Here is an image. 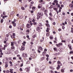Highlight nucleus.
I'll use <instances>...</instances> for the list:
<instances>
[{"label": "nucleus", "mask_w": 73, "mask_h": 73, "mask_svg": "<svg viewBox=\"0 0 73 73\" xmlns=\"http://www.w3.org/2000/svg\"><path fill=\"white\" fill-rule=\"evenodd\" d=\"M13 60H16V57H13Z\"/></svg>", "instance_id": "obj_40"}, {"label": "nucleus", "mask_w": 73, "mask_h": 73, "mask_svg": "<svg viewBox=\"0 0 73 73\" xmlns=\"http://www.w3.org/2000/svg\"><path fill=\"white\" fill-rule=\"evenodd\" d=\"M38 70H39L38 69V68H36L35 69V70L36 72H37V71H38Z\"/></svg>", "instance_id": "obj_20"}, {"label": "nucleus", "mask_w": 73, "mask_h": 73, "mask_svg": "<svg viewBox=\"0 0 73 73\" xmlns=\"http://www.w3.org/2000/svg\"><path fill=\"white\" fill-rule=\"evenodd\" d=\"M3 21H4V20L3 19H1V23H3Z\"/></svg>", "instance_id": "obj_12"}, {"label": "nucleus", "mask_w": 73, "mask_h": 73, "mask_svg": "<svg viewBox=\"0 0 73 73\" xmlns=\"http://www.w3.org/2000/svg\"><path fill=\"white\" fill-rule=\"evenodd\" d=\"M61 7H62V8H63V7H64V5H61Z\"/></svg>", "instance_id": "obj_53"}, {"label": "nucleus", "mask_w": 73, "mask_h": 73, "mask_svg": "<svg viewBox=\"0 0 73 73\" xmlns=\"http://www.w3.org/2000/svg\"><path fill=\"white\" fill-rule=\"evenodd\" d=\"M53 37H52V36H50V39H51L52 40V39H53Z\"/></svg>", "instance_id": "obj_41"}, {"label": "nucleus", "mask_w": 73, "mask_h": 73, "mask_svg": "<svg viewBox=\"0 0 73 73\" xmlns=\"http://www.w3.org/2000/svg\"><path fill=\"white\" fill-rule=\"evenodd\" d=\"M62 29H65V27H64V26H63L62 27Z\"/></svg>", "instance_id": "obj_47"}, {"label": "nucleus", "mask_w": 73, "mask_h": 73, "mask_svg": "<svg viewBox=\"0 0 73 73\" xmlns=\"http://www.w3.org/2000/svg\"><path fill=\"white\" fill-rule=\"evenodd\" d=\"M3 15H4V16H5V12H3Z\"/></svg>", "instance_id": "obj_36"}, {"label": "nucleus", "mask_w": 73, "mask_h": 73, "mask_svg": "<svg viewBox=\"0 0 73 73\" xmlns=\"http://www.w3.org/2000/svg\"><path fill=\"white\" fill-rule=\"evenodd\" d=\"M16 35H15V33H13V36L14 37H15V36Z\"/></svg>", "instance_id": "obj_37"}, {"label": "nucleus", "mask_w": 73, "mask_h": 73, "mask_svg": "<svg viewBox=\"0 0 73 73\" xmlns=\"http://www.w3.org/2000/svg\"><path fill=\"white\" fill-rule=\"evenodd\" d=\"M11 49H15V46H11Z\"/></svg>", "instance_id": "obj_26"}, {"label": "nucleus", "mask_w": 73, "mask_h": 73, "mask_svg": "<svg viewBox=\"0 0 73 73\" xmlns=\"http://www.w3.org/2000/svg\"><path fill=\"white\" fill-rule=\"evenodd\" d=\"M46 52L45 51H44L43 52L42 54L43 56H45V54H46Z\"/></svg>", "instance_id": "obj_5"}, {"label": "nucleus", "mask_w": 73, "mask_h": 73, "mask_svg": "<svg viewBox=\"0 0 73 73\" xmlns=\"http://www.w3.org/2000/svg\"><path fill=\"white\" fill-rule=\"evenodd\" d=\"M40 28L39 27H38L36 29V30L37 31H38V32H39V31H40Z\"/></svg>", "instance_id": "obj_7"}, {"label": "nucleus", "mask_w": 73, "mask_h": 73, "mask_svg": "<svg viewBox=\"0 0 73 73\" xmlns=\"http://www.w3.org/2000/svg\"><path fill=\"white\" fill-rule=\"evenodd\" d=\"M58 67L59 68L60 67V65H59V64H58Z\"/></svg>", "instance_id": "obj_63"}, {"label": "nucleus", "mask_w": 73, "mask_h": 73, "mask_svg": "<svg viewBox=\"0 0 73 73\" xmlns=\"http://www.w3.org/2000/svg\"><path fill=\"white\" fill-rule=\"evenodd\" d=\"M54 9L55 10V11H56V12H57V8H56L55 7L54 8Z\"/></svg>", "instance_id": "obj_21"}, {"label": "nucleus", "mask_w": 73, "mask_h": 73, "mask_svg": "<svg viewBox=\"0 0 73 73\" xmlns=\"http://www.w3.org/2000/svg\"><path fill=\"white\" fill-rule=\"evenodd\" d=\"M21 9L22 10H25V8L23 7H21Z\"/></svg>", "instance_id": "obj_23"}, {"label": "nucleus", "mask_w": 73, "mask_h": 73, "mask_svg": "<svg viewBox=\"0 0 73 73\" xmlns=\"http://www.w3.org/2000/svg\"><path fill=\"white\" fill-rule=\"evenodd\" d=\"M14 43V44H16L17 42H13Z\"/></svg>", "instance_id": "obj_58"}, {"label": "nucleus", "mask_w": 73, "mask_h": 73, "mask_svg": "<svg viewBox=\"0 0 73 73\" xmlns=\"http://www.w3.org/2000/svg\"><path fill=\"white\" fill-rule=\"evenodd\" d=\"M8 64H6L5 65V68H6L8 67Z\"/></svg>", "instance_id": "obj_22"}, {"label": "nucleus", "mask_w": 73, "mask_h": 73, "mask_svg": "<svg viewBox=\"0 0 73 73\" xmlns=\"http://www.w3.org/2000/svg\"><path fill=\"white\" fill-rule=\"evenodd\" d=\"M30 25L31 26L33 25V23H32V21H30Z\"/></svg>", "instance_id": "obj_24"}, {"label": "nucleus", "mask_w": 73, "mask_h": 73, "mask_svg": "<svg viewBox=\"0 0 73 73\" xmlns=\"http://www.w3.org/2000/svg\"><path fill=\"white\" fill-rule=\"evenodd\" d=\"M6 36L7 37H9V35L7 34L6 35Z\"/></svg>", "instance_id": "obj_52"}, {"label": "nucleus", "mask_w": 73, "mask_h": 73, "mask_svg": "<svg viewBox=\"0 0 73 73\" xmlns=\"http://www.w3.org/2000/svg\"><path fill=\"white\" fill-rule=\"evenodd\" d=\"M11 46H13L14 45V43H13V42H11Z\"/></svg>", "instance_id": "obj_11"}, {"label": "nucleus", "mask_w": 73, "mask_h": 73, "mask_svg": "<svg viewBox=\"0 0 73 73\" xmlns=\"http://www.w3.org/2000/svg\"><path fill=\"white\" fill-rule=\"evenodd\" d=\"M10 71H13V69H10Z\"/></svg>", "instance_id": "obj_64"}, {"label": "nucleus", "mask_w": 73, "mask_h": 73, "mask_svg": "<svg viewBox=\"0 0 73 73\" xmlns=\"http://www.w3.org/2000/svg\"><path fill=\"white\" fill-rule=\"evenodd\" d=\"M39 49H40V50H42V47L40 46L39 47Z\"/></svg>", "instance_id": "obj_6"}, {"label": "nucleus", "mask_w": 73, "mask_h": 73, "mask_svg": "<svg viewBox=\"0 0 73 73\" xmlns=\"http://www.w3.org/2000/svg\"><path fill=\"white\" fill-rule=\"evenodd\" d=\"M70 72H73V70L72 69H71V70H70Z\"/></svg>", "instance_id": "obj_56"}, {"label": "nucleus", "mask_w": 73, "mask_h": 73, "mask_svg": "<svg viewBox=\"0 0 73 73\" xmlns=\"http://www.w3.org/2000/svg\"><path fill=\"white\" fill-rule=\"evenodd\" d=\"M61 48H59L58 50L59 51V52H62V50H61Z\"/></svg>", "instance_id": "obj_30"}, {"label": "nucleus", "mask_w": 73, "mask_h": 73, "mask_svg": "<svg viewBox=\"0 0 73 73\" xmlns=\"http://www.w3.org/2000/svg\"><path fill=\"white\" fill-rule=\"evenodd\" d=\"M58 8H60V5L59 4V5H58Z\"/></svg>", "instance_id": "obj_48"}, {"label": "nucleus", "mask_w": 73, "mask_h": 73, "mask_svg": "<svg viewBox=\"0 0 73 73\" xmlns=\"http://www.w3.org/2000/svg\"><path fill=\"white\" fill-rule=\"evenodd\" d=\"M33 38H35V37H36V34L34 35V34H33Z\"/></svg>", "instance_id": "obj_10"}, {"label": "nucleus", "mask_w": 73, "mask_h": 73, "mask_svg": "<svg viewBox=\"0 0 73 73\" xmlns=\"http://www.w3.org/2000/svg\"><path fill=\"white\" fill-rule=\"evenodd\" d=\"M39 18H40V17H41H41H40V16L38 15V16H37Z\"/></svg>", "instance_id": "obj_62"}, {"label": "nucleus", "mask_w": 73, "mask_h": 73, "mask_svg": "<svg viewBox=\"0 0 73 73\" xmlns=\"http://www.w3.org/2000/svg\"><path fill=\"white\" fill-rule=\"evenodd\" d=\"M53 7V5H51L50 6V9H52Z\"/></svg>", "instance_id": "obj_27"}, {"label": "nucleus", "mask_w": 73, "mask_h": 73, "mask_svg": "<svg viewBox=\"0 0 73 73\" xmlns=\"http://www.w3.org/2000/svg\"><path fill=\"white\" fill-rule=\"evenodd\" d=\"M36 24H37L36 22H34L33 23V25H36Z\"/></svg>", "instance_id": "obj_38"}, {"label": "nucleus", "mask_w": 73, "mask_h": 73, "mask_svg": "<svg viewBox=\"0 0 73 73\" xmlns=\"http://www.w3.org/2000/svg\"><path fill=\"white\" fill-rule=\"evenodd\" d=\"M54 50H57V49L56 48H54Z\"/></svg>", "instance_id": "obj_61"}, {"label": "nucleus", "mask_w": 73, "mask_h": 73, "mask_svg": "<svg viewBox=\"0 0 73 73\" xmlns=\"http://www.w3.org/2000/svg\"><path fill=\"white\" fill-rule=\"evenodd\" d=\"M26 27L27 28H31V25L29 24H28L27 25Z\"/></svg>", "instance_id": "obj_2"}, {"label": "nucleus", "mask_w": 73, "mask_h": 73, "mask_svg": "<svg viewBox=\"0 0 73 73\" xmlns=\"http://www.w3.org/2000/svg\"><path fill=\"white\" fill-rule=\"evenodd\" d=\"M44 41V40L43 39H41L40 40V41H41V42H42V41Z\"/></svg>", "instance_id": "obj_59"}, {"label": "nucleus", "mask_w": 73, "mask_h": 73, "mask_svg": "<svg viewBox=\"0 0 73 73\" xmlns=\"http://www.w3.org/2000/svg\"><path fill=\"white\" fill-rule=\"evenodd\" d=\"M38 13L39 15H40V16H42V13Z\"/></svg>", "instance_id": "obj_15"}, {"label": "nucleus", "mask_w": 73, "mask_h": 73, "mask_svg": "<svg viewBox=\"0 0 73 73\" xmlns=\"http://www.w3.org/2000/svg\"><path fill=\"white\" fill-rule=\"evenodd\" d=\"M14 13H15V12L14 11H13V12H11V15H13V14Z\"/></svg>", "instance_id": "obj_34"}, {"label": "nucleus", "mask_w": 73, "mask_h": 73, "mask_svg": "<svg viewBox=\"0 0 73 73\" xmlns=\"http://www.w3.org/2000/svg\"><path fill=\"white\" fill-rule=\"evenodd\" d=\"M46 26L47 27H49V24H46Z\"/></svg>", "instance_id": "obj_35"}, {"label": "nucleus", "mask_w": 73, "mask_h": 73, "mask_svg": "<svg viewBox=\"0 0 73 73\" xmlns=\"http://www.w3.org/2000/svg\"><path fill=\"white\" fill-rule=\"evenodd\" d=\"M54 56H57V55H58V54L56 53L54 54Z\"/></svg>", "instance_id": "obj_25"}, {"label": "nucleus", "mask_w": 73, "mask_h": 73, "mask_svg": "<svg viewBox=\"0 0 73 73\" xmlns=\"http://www.w3.org/2000/svg\"><path fill=\"white\" fill-rule=\"evenodd\" d=\"M53 3H58V1L56 0H54L53 1Z\"/></svg>", "instance_id": "obj_17"}, {"label": "nucleus", "mask_w": 73, "mask_h": 73, "mask_svg": "<svg viewBox=\"0 0 73 73\" xmlns=\"http://www.w3.org/2000/svg\"><path fill=\"white\" fill-rule=\"evenodd\" d=\"M40 4H45V3L44 2V1H43L42 2H41V3H40Z\"/></svg>", "instance_id": "obj_19"}, {"label": "nucleus", "mask_w": 73, "mask_h": 73, "mask_svg": "<svg viewBox=\"0 0 73 73\" xmlns=\"http://www.w3.org/2000/svg\"><path fill=\"white\" fill-rule=\"evenodd\" d=\"M48 19L51 21H52L53 20V19H52V17H50V16L49 17H48Z\"/></svg>", "instance_id": "obj_9"}, {"label": "nucleus", "mask_w": 73, "mask_h": 73, "mask_svg": "<svg viewBox=\"0 0 73 73\" xmlns=\"http://www.w3.org/2000/svg\"><path fill=\"white\" fill-rule=\"evenodd\" d=\"M16 21H17V20L15 19L14 20V22L15 23V22H16Z\"/></svg>", "instance_id": "obj_50"}, {"label": "nucleus", "mask_w": 73, "mask_h": 73, "mask_svg": "<svg viewBox=\"0 0 73 73\" xmlns=\"http://www.w3.org/2000/svg\"><path fill=\"white\" fill-rule=\"evenodd\" d=\"M58 31H59V32L60 31H61V29H58Z\"/></svg>", "instance_id": "obj_54"}, {"label": "nucleus", "mask_w": 73, "mask_h": 73, "mask_svg": "<svg viewBox=\"0 0 73 73\" xmlns=\"http://www.w3.org/2000/svg\"><path fill=\"white\" fill-rule=\"evenodd\" d=\"M68 46L70 50H71V49H72V46H71V45H70L69 44H68Z\"/></svg>", "instance_id": "obj_4"}, {"label": "nucleus", "mask_w": 73, "mask_h": 73, "mask_svg": "<svg viewBox=\"0 0 73 73\" xmlns=\"http://www.w3.org/2000/svg\"><path fill=\"white\" fill-rule=\"evenodd\" d=\"M8 45H9V43H7L6 44V45H4V46H5V47H7V46H8Z\"/></svg>", "instance_id": "obj_8"}, {"label": "nucleus", "mask_w": 73, "mask_h": 73, "mask_svg": "<svg viewBox=\"0 0 73 73\" xmlns=\"http://www.w3.org/2000/svg\"><path fill=\"white\" fill-rule=\"evenodd\" d=\"M46 35L47 36H49V33H47L46 34Z\"/></svg>", "instance_id": "obj_39"}, {"label": "nucleus", "mask_w": 73, "mask_h": 73, "mask_svg": "<svg viewBox=\"0 0 73 73\" xmlns=\"http://www.w3.org/2000/svg\"><path fill=\"white\" fill-rule=\"evenodd\" d=\"M49 15L50 16H51V17H52V16H53V15H52V13H50L49 14Z\"/></svg>", "instance_id": "obj_16"}, {"label": "nucleus", "mask_w": 73, "mask_h": 73, "mask_svg": "<svg viewBox=\"0 0 73 73\" xmlns=\"http://www.w3.org/2000/svg\"><path fill=\"white\" fill-rule=\"evenodd\" d=\"M21 50H22V51H23V50H25V48H24L23 45H22L21 46Z\"/></svg>", "instance_id": "obj_1"}, {"label": "nucleus", "mask_w": 73, "mask_h": 73, "mask_svg": "<svg viewBox=\"0 0 73 73\" xmlns=\"http://www.w3.org/2000/svg\"><path fill=\"white\" fill-rule=\"evenodd\" d=\"M35 40V39L34 38H32L31 39V41H33Z\"/></svg>", "instance_id": "obj_31"}, {"label": "nucleus", "mask_w": 73, "mask_h": 73, "mask_svg": "<svg viewBox=\"0 0 73 73\" xmlns=\"http://www.w3.org/2000/svg\"><path fill=\"white\" fill-rule=\"evenodd\" d=\"M9 64H12V62L10 61L9 62Z\"/></svg>", "instance_id": "obj_49"}, {"label": "nucleus", "mask_w": 73, "mask_h": 73, "mask_svg": "<svg viewBox=\"0 0 73 73\" xmlns=\"http://www.w3.org/2000/svg\"><path fill=\"white\" fill-rule=\"evenodd\" d=\"M29 30H27L26 32H29Z\"/></svg>", "instance_id": "obj_57"}, {"label": "nucleus", "mask_w": 73, "mask_h": 73, "mask_svg": "<svg viewBox=\"0 0 73 73\" xmlns=\"http://www.w3.org/2000/svg\"><path fill=\"white\" fill-rule=\"evenodd\" d=\"M25 70L27 71V72H28V71H29V70H28V69L27 68H25Z\"/></svg>", "instance_id": "obj_28"}, {"label": "nucleus", "mask_w": 73, "mask_h": 73, "mask_svg": "<svg viewBox=\"0 0 73 73\" xmlns=\"http://www.w3.org/2000/svg\"><path fill=\"white\" fill-rule=\"evenodd\" d=\"M22 55L23 57H27V54L25 53L23 54Z\"/></svg>", "instance_id": "obj_3"}, {"label": "nucleus", "mask_w": 73, "mask_h": 73, "mask_svg": "<svg viewBox=\"0 0 73 73\" xmlns=\"http://www.w3.org/2000/svg\"><path fill=\"white\" fill-rule=\"evenodd\" d=\"M46 60L47 61H49V58L48 57L47 58H46Z\"/></svg>", "instance_id": "obj_51"}, {"label": "nucleus", "mask_w": 73, "mask_h": 73, "mask_svg": "<svg viewBox=\"0 0 73 73\" xmlns=\"http://www.w3.org/2000/svg\"><path fill=\"white\" fill-rule=\"evenodd\" d=\"M9 28H11H11H12V25H10V26H9Z\"/></svg>", "instance_id": "obj_44"}, {"label": "nucleus", "mask_w": 73, "mask_h": 73, "mask_svg": "<svg viewBox=\"0 0 73 73\" xmlns=\"http://www.w3.org/2000/svg\"><path fill=\"white\" fill-rule=\"evenodd\" d=\"M52 24H53V25H56V23L53 22V23H52Z\"/></svg>", "instance_id": "obj_55"}, {"label": "nucleus", "mask_w": 73, "mask_h": 73, "mask_svg": "<svg viewBox=\"0 0 73 73\" xmlns=\"http://www.w3.org/2000/svg\"><path fill=\"white\" fill-rule=\"evenodd\" d=\"M61 72H64V69L63 68L61 69Z\"/></svg>", "instance_id": "obj_18"}, {"label": "nucleus", "mask_w": 73, "mask_h": 73, "mask_svg": "<svg viewBox=\"0 0 73 73\" xmlns=\"http://www.w3.org/2000/svg\"><path fill=\"white\" fill-rule=\"evenodd\" d=\"M57 63L58 64H60L61 63V62H60V61H58L57 62Z\"/></svg>", "instance_id": "obj_32"}, {"label": "nucleus", "mask_w": 73, "mask_h": 73, "mask_svg": "<svg viewBox=\"0 0 73 73\" xmlns=\"http://www.w3.org/2000/svg\"><path fill=\"white\" fill-rule=\"evenodd\" d=\"M16 23H15L13 24V26H14V27H16Z\"/></svg>", "instance_id": "obj_29"}, {"label": "nucleus", "mask_w": 73, "mask_h": 73, "mask_svg": "<svg viewBox=\"0 0 73 73\" xmlns=\"http://www.w3.org/2000/svg\"><path fill=\"white\" fill-rule=\"evenodd\" d=\"M62 42H65L66 41L65 40H62Z\"/></svg>", "instance_id": "obj_46"}, {"label": "nucleus", "mask_w": 73, "mask_h": 73, "mask_svg": "<svg viewBox=\"0 0 73 73\" xmlns=\"http://www.w3.org/2000/svg\"><path fill=\"white\" fill-rule=\"evenodd\" d=\"M43 1V0H40V1H39V2L40 3H41V2H42Z\"/></svg>", "instance_id": "obj_42"}, {"label": "nucleus", "mask_w": 73, "mask_h": 73, "mask_svg": "<svg viewBox=\"0 0 73 73\" xmlns=\"http://www.w3.org/2000/svg\"><path fill=\"white\" fill-rule=\"evenodd\" d=\"M19 70L20 71H21V72H22V71H23V69H22V68H20Z\"/></svg>", "instance_id": "obj_43"}, {"label": "nucleus", "mask_w": 73, "mask_h": 73, "mask_svg": "<svg viewBox=\"0 0 73 73\" xmlns=\"http://www.w3.org/2000/svg\"><path fill=\"white\" fill-rule=\"evenodd\" d=\"M62 45V43H59V45L60 46V45Z\"/></svg>", "instance_id": "obj_33"}, {"label": "nucleus", "mask_w": 73, "mask_h": 73, "mask_svg": "<svg viewBox=\"0 0 73 73\" xmlns=\"http://www.w3.org/2000/svg\"><path fill=\"white\" fill-rule=\"evenodd\" d=\"M11 37L12 38H15V36H14L13 35H11Z\"/></svg>", "instance_id": "obj_14"}, {"label": "nucleus", "mask_w": 73, "mask_h": 73, "mask_svg": "<svg viewBox=\"0 0 73 73\" xmlns=\"http://www.w3.org/2000/svg\"><path fill=\"white\" fill-rule=\"evenodd\" d=\"M49 29H50L49 28H47V30H46V32H49Z\"/></svg>", "instance_id": "obj_13"}, {"label": "nucleus", "mask_w": 73, "mask_h": 73, "mask_svg": "<svg viewBox=\"0 0 73 73\" xmlns=\"http://www.w3.org/2000/svg\"><path fill=\"white\" fill-rule=\"evenodd\" d=\"M38 8L39 9L41 8V6H38Z\"/></svg>", "instance_id": "obj_60"}, {"label": "nucleus", "mask_w": 73, "mask_h": 73, "mask_svg": "<svg viewBox=\"0 0 73 73\" xmlns=\"http://www.w3.org/2000/svg\"><path fill=\"white\" fill-rule=\"evenodd\" d=\"M29 60H30V61H31V60H32V58H31V57H30V58H29Z\"/></svg>", "instance_id": "obj_45"}]
</instances>
